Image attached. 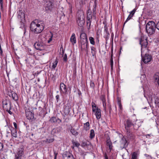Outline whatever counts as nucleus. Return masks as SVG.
<instances>
[{
    "label": "nucleus",
    "instance_id": "nucleus-1",
    "mask_svg": "<svg viewBox=\"0 0 159 159\" xmlns=\"http://www.w3.org/2000/svg\"><path fill=\"white\" fill-rule=\"evenodd\" d=\"M44 25L42 21H38L35 20L31 22L30 25V29L32 32L35 34L41 33L44 28Z\"/></svg>",
    "mask_w": 159,
    "mask_h": 159
},
{
    "label": "nucleus",
    "instance_id": "nucleus-2",
    "mask_svg": "<svg viewBox=\"0 0 159 159\" xmlns=\"http://www.w3.org/2000/svg\"><path fill=\"white\" fill-rule=\"evenodd\" d=\"M124 125L127 135L129 138H132L133 137V134L130 129V127L133 126L134 129L137 130L139 127V126H136V124L135 123L134 124L132 121L129 119H127L126 120L124 123Z\"/></svg>",
    "mask_w": 159,
    "mask_h": 159
},
{
    "label": "nucleus",
    "instance_id": "nucleus-3",
    "mask_svg": "<svg viewBox=\"0 0 159 159\" xmlns=\"http://www.w3.org/2000/svg\"><path fill=\"white\" fill-rule=\"evenodd\" d=\"M156 28V27L155 22L153 21H150L146 25V32L149 35H152L155 32Z\"/></svg>",
    "mask_w": 159,
    "mask_h": 159
},
{
    "label": "nucleus",
    "instance_id": "nucleus-4",
    "mask_svg": "<svg viewBox=\"0 0 159 159\" xmlns=\"http://www.w3.org/2000/svg\"><path fill=\"white\" fill-rule=\"evenodd\" d=\"M17 17L20 20V28H24V34L25 32V14L21 10H19L17 12Z\"/></svg>",
    "mask_w": 159,
    "mask_h": 159
},
{
    "label": "nucleus",
    "instance_id": "nucleus-5",
    "mask_svg": "<svg viewBox=\"0 0 159 159\" xmlns=\"http://www.w3.org/2000/svg\"><path fill=\"white\" fill-rule=\"evenodd\" d=\"M84 16L82 12H80L77 14L76 21L78 25L81 27L84 25L85 23Z\"/></svg>",
    "mask_w": 159,
    "mask_h": 159
},
{
    "label": "nucleus",
    "instance_id": "nucleus-6",
    "mask_svg": "<svg viewBox=\"0 0 159 159\" xmlns=\"http://www.w3.org/2000/svg\"><path fill=\"white\" fill-rule=\"evenodd\" d=\"M45 9L46 11H50L52 10L54 6V0H45Z\"/></svg>",
    "mask_w": 159,
    "mask_h": 159
},
{
    "label": "nucleus",
    "instance_id": "nucleus-7",
    "mask_svg": "<svg viewBox=\"0 0 159 159\" xmlns=\"http://www.w3.org/2000/svg\"><path fill=\"white\" fill-rule=\"evenodd\" d=\"M129 144L128 141L126 139V138L124 136L120 141V148L121 149L123 148L126 149Z\"/></svg>",
    "mask_w": 159,
    "mask_h": 159
},
{
    "label": "nucleus",
    "instance_id": "nucleus-8",
    "mask_svg": "<svg viewBox=\"0 0 159 159\" xmlns=\"http://www.w3.org/2000/svg\"><path fill=\"white\" fill-rule=\"evenodd\" d=\"M139 44L141 45L142 48H146L148 44L147 39L144 36H142L139 39Z\"/></svg>",
    "mask_w": 159,
    "mask_h": 159
},
{
    "label": "nucleus",
    "instance_id": "nucleus-9",
    "mask_svg": "<svg viewBox=\"0 0 159 159\" xmlns=\"http://www.w3.org/2000/svg\"><path fill=\"white\" fill-rule=\"evenodd\" d=\"M34 46L37 50L41 51L44 49L45 46L43 43L39 41L34 43Z\"/></svg>",
    "mask_w": 159,
    "mask_h": 159
},
{
    "label": "nucleus",
    "instance_id": "nucleus-10",
    "mask_svg": "<svg viewBox=\"0 0 159 159\" xmlns=\"http://www.w3.org/2000/svg\"><path fill=\"white\" fill-rule=\"evenodd\" d=\"M24 148H20L18 150L17 152L15 155V159H21L24 154Z\"/></svg>",
    "mask_w": 159,
    "mask_h": 159
},
{
    "label": "nucleus",
    "instance_id": "nucleus-11",
    "mask_svg": "<svg viewBox=\"0 0 159 159\" xmlns=\"http://www.w3.org/2000/svg\"><path fill=\"white\" fill-rule=\"evenodd\" d=\"M80 43H87L88 42V38L86 34L84 32H82L80 34Z\"/></svg>",
    "mask_w": 159,
    "mask_h": 159
},
{
    "label": "nucleus",
    "instance_id": "nucleus-12",
    "mask_svg": "<svg viewBox=\"0 0 159 159\" xmlns=\"http://www.w3.org/2000/svg\"><path fill=\"white\" fill-rule=\"evenodd\" d=\"M152 59V56L148 54H146L144 57H142V61L145 63H147L150 62Z\"/></svg>",
    "mask_w": 159,
    "mask_h": 159
},
{
    "label": "nucleus",
    "instance_id": "nucleus-13",
    "mask_svg": "<svg viewBox=\"0 0 159 159\" xmlns=\"http://www.w3.org/2000/svg\"><path fill=\"white\" fill-rule=\"evenodd\" d=\"M70 111L69 108H66L64 109L65 114H62V117L64 120V123H67L69 120V118L66 117V115L69 113Z\"/></svg>",
    "mask_w": 159,
    "mask_h": 159
},
{
    "label": "nucleus",
    "instance_id": "nucleus-14",
    "mask_svg": "<svg viewBox=\"0 0 159 159\" xmlns=\"http://www.w3.org/2000/svg\"><path fill=\"white\" fill-rule=\"evenodd\" d=\"M67 89L66 86L63 83H61L60 84V92H61L64 93L66 94L67 93Z\"/></svg>",
    "mask_w": 159,
    "mask_h": 159
},
{
    "label": "nucleus",
    "instance_id": "nucleus-15",
    "mask_svg": "<svg viewBox=\"0 0 159 159\" xmlns=\"http://www.w3.org/2000/svg\"><path fill=\"white\" fill-rule=\"evenodd\" d=\"M80 44L82 50H85L87 53H88V42H87V43H80Z\"/></svg>",
    "mask_w": 159,
    "mask_h": 159
},
{
    "label": "nucleus",
    "instance_id": "nucleus-16",
    "mask_svg": "<svg viewBox=\"0 0 159 159\" xmlns=\"http://www.w3.org/2000/svg\"><path fill=\"white\" fill-rule=\"evenodd\" d=\"M136 11V9H134L132 11L129 12V15L128 17L127 18L126 20L125 21L124 25L126 23L128 20L131 19H132V17L134 16V13Z\"/></svg>",
    "mask_w": 159,
    "mask_h": 159
},
{
    "label": "nucleus",
    "instance_id": "nucleus-17",
    "mask_svg": "<svg viewBox=\"0 0 159 159\" xmlns=\"http://www.w3.org/2000/svg\"><path fill=\"white\" fill-rule=\"evenodd\" d=\"M73 155L68 152H64L62 155V158L63 159H69Z\"/></svg>",
    "mask_w": 159,
    "mask_h": 159
},
{
    "label": "nucleus",
    "instance_id": "nucleus-18",
    "mask_svg": "<svg viewBox=\"0 0 159 159\" xmlns=\"http://www.w3.org/2000/svg\"><path fill=\"white\" fill-rule=\"evenodd\" d=\"M26 118L29 120H31L34 117V114L31 112L29 111L26 112Z\"/></svg>",
    "mask_w": 159,
    "mask_h": 159
},
{
    "label": "nucleus",
    "instance_id": "nucleus-19",
    "mask_svg": "<svg viewBox=\"0 0 159 159\" xmlns=\"http://www.w3.org/2000/svg\"><path fill=\"white\" fill-rule=\"evenodd\" d=\"M107 145L109 149L110 150V152L113 146L112 145V143L111 142L110 138H109V139H107L106 141Z\"/></svg>",
    "mask_w": 159,
    "mask_h": 159
},
{
    "label": "nucleus",
    "instance_id": "nucleus-20",
    "mask_svg": "<svg viewBox=\"0 0 159 159\" xmlns=\"http://www.w3.org/2000/svg\"><path fill=\"white\" fill-rule=\"evenodd\" d=\"M95 115L96 116V118L97 119H99L100 118L101 115V110L100 109H98L97 110L95 111Z\"/></svg>",
    "mask_w": 159,
    "mask_h": 159
},
{
    "label": "nucleus",
    "instance_id": "nucleus-21",
    "mask_svg": "<svg viewBox=\"0 0 159 159\" xmlns=\"http://www.w3.org/2000/svg\"><path fill=\"white\" fill-rule=\"evenodd\" d=\"M70 40L73 44L76 43V42L75 34L74 33H73L72 34V35L70 38Z\"/></svg>",
    "mask_w": 159,
    "mask_h": 159
},
{
    "label": "nucleus",
    "instance_id": "nucleus-22",
    "mask_svg": "<svg viewBox=\"0 0 159 159\" xmlns=\"http://www.w3.org/2000/svg\"><path fill=\"white\" fill-rule=\"evenodd\" d=\"M83 128L86 131H87L89 130L90 129V125L89 122H87L84 124Z\"/></svg>",
    "mask_w": 159,
    "mask_h": 159
},
{
    "label": "nucleus",
    "instance_id": "nucleus-23",
    "mask_svg": "<svg viewBox=\"0 0 159 159\" xmlns=\"http://www.w3.org/2000/svg\"><path fill=\"white\" fill-rule=\"evenodd\" d=\"M90 11V9L88 10V15L87 17V21H91L92 14L90 13L89 12V11Z\"/></svg>",
    "mask_w": 159,
    "mask_h": 159
},
{
    "label": "nucleus",
    "instance_id": "nucleus-24",
    "mask_svg": "<svg viewBox=\"0 0 159 159\" xmlns=\"http://www.w3.org/2000/svg\"><path fill=\"white\" fill-rule=\"evenodd\" d=\"M11 135L12 136L16 138L17 137V133L16 129H14L13 128L11 130Z\"/></svg>",
    "mask_w": 159,
    "mask_h": 159
},
{
    "label": "nucleus",
    "instance_id": "nucleus-25",
    "mask_svg": "<svg viewBox=\"0 0 159 159\" xmlns=\"http://www.w3.org/2000/svg\"><path fill=\"white\" fill-rule=\"evenodd\" d=\"M26 62L29 64H33L34 63V60L31 57L28 58L26 60Z\"/></svg>",
    "mask_w": 159,
    "mask_h": 159
},
{
    "label": "nucleus",
    "instance_id": "nucleus-26",
    "mask_svg": "<svg viewBox=\"0 0 159 159\" xmlns=\"http://www.w3.org/2000/svg\"><path fill=\"white\" fill-rule=\"evenodd\" d=\"M12 97L13 100L15 101H17L18 99V96L16 93H11Z\"/></svg>",
    "mask_w": 159,
    "mask_h": 159
},
{
    "label": "nucleus",
    "instance_id": "nucleus-27",
    "mask_svg": "<svg viewBox=\"0 0 159 159\" xmlns=\"http://www.w3.org/2000/svg\"><path fill=\"white\" fill-rule=\"evenodd\" d=\"M95 135V133H94V131L93 129H91L90 130V138L91 139H92L93 138H94Z\"/></svg>",
    "mask_w": 159,
    "mask_h": 159
},
{
    "label": "nucleus",
    "instance_id": "nucleus-28",
    "mask_svg": "<svg viewBox=\"0 0 159 159\" xmlns=\"http://www.w3.org/2000/svg\"><path fill=\"white\" fill-rule=\"evenodd\" d=\"M58 63V61L57 58H56V60L54 61L53 63H52V67L53 69H55L57 64Z\"/></svg>",
    "mask_w": 159,
    "mask_h": 159
},
{
    "label": "nucleus",
    "instance_id": "nucleus-29",
    "mask_svg": "<svg viewBox=\"0 0 159 159\" xmlns=\"http://www.w3.org/2000/svg\"><path fill=\"white\" fill-rule=\"evenodd\" d=\"M73 145L75 147L78 148L80 146V143L77 141H75L74 140L72 141Z\"/></svg>",
    "mask_w": 159,
    "mask_h": 159
},
{
    "label": "nucleus",
    "instance_id": "nucleus-30",
    "mask_svg": "<svg viewBox=\"0 0 159 159\" xmlns=\"http://www.w3.org/2000/svg\"><path fill=\"white\" fill-rule=\"evenodd\" d=\"M57 118L55 117H52L50 120V121L52 123H57Z\"/></svg>",
    "mask_w": 159,
    "mask_h": 159
},
{
    "label": "nucleus",
    "instance_id": "nucleus-31",
    "mask_svg": "<svg viewBox=\"0 0 159 159\" xmlns=\"http://www.w3.org/2000/svg\"><path fill=\"white\" fill-rule=\"evenodd\" d=\"M70 132L72 134L75 135H77L78 134V132L75 130L74 129H73L72 128H71V129H70Z\"/></svg>",
    "mask_w": 159,
    "mask_h": 159
},
{
    "label": "nucleus",
    "instance_id": "nucleus-32",
    "mask_svg": "<svg viewBox=\"0 0 159 159\" xmlns=\"http://www.w3.org/2000/svg\"><path fill=\"white\" fill-rule=\"evenodd\" d=\"M54 140V139L53 138L51 139H46L44 141L45 143H51Z\"/></svg>",
    "mask_w": 159,
    "mask_h": 159
},
{
    "label": "nucleus",
    "instance_id": "nucleus-33",
    "mask_svg": "<svg viewBox=\"0 0 159 159\" xmlns=\"http://www.w3.org/2000/svg\"><path fill=\"white\" fill-rule=\"evenodd\" d=\"M89 40L91 44L92 45H94L95 44V43L94 41V39L93 37H89Z\"/></svg>",
    "mask_w": 159,
    "mask_h": 159
},
{
    "label": "nucleus",
    "instance_id": "nucleus-34",
    "mask_svg": "<svg viewBox=\"0 0 159 159\" xmlns=\"http://www.w3.org/2000/svg\"><path fill=\"white\" fill-rule=\"evenodd\" d=\"M110 61V65H111V70H113V58H111Z\"/></svg>",
    "mask_w": 159,
    "mask_h": 159
},
{
    "label": "nucleus",
    "instance_id": "nucleus-35",
    "mask_svg": "<svg viewBox=\"0 0 159 159\" xmlns=\"http://www.w3.org/2000/svg\"><path fill=\"white\" fill-rule=\"evenodd\" d=\"M137 153L135 152L133 153L132 155L131 158L133 159H137Z\"/></svg>",
    "mask_w": 159,
    "mask_h": 159
},
{
    "label": "nucleus",
    "instance_id": "nucleus-36",
    "mask_svg": "<svg viewBox=\"0 0 159 159\" xmlns=\"http://www.w3.org/2000/svg\"><path fill=\"white\" fill-rule=\"evenodd\" d=\"M91 53H92L93 56H94V55L95 54V48L94 47H91Z\"/></svg>",
    "mask_w": 159,
    "mask_h": 159
},
{
    "label": "nucleus",
    "instance_id": "nucleus-37",
    "mask_svg": "<svg viewBox=\"0 0 159 159\" xmlns=\"http://www.w3.org/2000/svg\"><path fill=\"white\" fill-rule=\"evenodd\" d=\"M8 107H9V108H7L5 107V109H6V111L8 112L10 114H11L12 112L11 111H10V108H11V104L10 103L8 105Z\"/></svg>",
    "mask_w": 159,
    "mask_h": 159
},
{
    "label": "nucleus",
    "instance_id": "nucleus-38",
    "mask_svg": "<svg viewBox=\"0 0 159 159\" xmlns=\"http://www.w3.org/2000/svg\"><path fill=\"white\" fill-rule=\"evenodd\" d=\"M101 99L102 101V102H106V98L105 96L103 95H102L101 97Z\"/></svg>",
    "mask_w": 159,
    "mask_h": 159
},
{
    "label": "nucleus",
    "instance_id": "nucleus-39",
    "mask_svg": "<svg viewBox=\"0 0 159 159\" xmlns=\"http://www.w3.org/2000/svg\"><path fill=\"white\" fill-rule=\"evenodd\" d=\"M89 144L87 143V142H82V147H86L87 146H89Z\"/></svg>",
    "mask_w": 159,
    "mask_h": 159
},
{
    "label": "nucleus",
    "instance_id": "nucleus-40",
    "mask_svg": "<svg viewBox=\"0 0 159 159\" xmlns=\"http://www.w3.org/2000/svg\"><path fill=\"white\" fill-rule=\"evenodd\" d=\"M91 21H87V25L88 30H89L90 28V26L91 25Z\"/></svg>",
    "mask_w": 159,
    "mask_h": 159
},
{
    "label": "nucleus",
    "instance_id": "nucleus-41",
    "mask_svg": "<svg viewBox=\"0 0 159 159\" xmlns=\"http://www.w3.org/2000/svg\"><path fill=\"white\" fill-rule=\"evenodd\" d=\"M53 152L54 155V159H56L57 156L58 154V152L57 151H55L54 150H53Z\"/></svg>",
    "mask_w": 159,
    "mask_h": 159
},
{
    "label": "nucleus",
    "instance_id": "nucleus-42",
    "mask_svg": "<svg viewBox=\"0 0 159 159\" xmlns=\"http://www.w3.org/2000/svg\"><path fill=\"white\" fill-rule=\"evenodd\" d=\"M98 109H100V108H99L97 106H93L92 107V111L93 112H95V111H96Z\"/></svg>",
    "mask_w": 159,
    "mask_h": 159
},
{
    "label": "nucleus",
    "instance_id": "nucleus-43",
    "mask_svg": "<svg viewBox=\"0 0 159 159\" xmlns=\"http://www.w3.org/2000/svg\"><path fill=\"white\" fill-rule=\"evenodd\" d=\"M67 55L66 54H65L64 55V56L63 57V60L65 62H66L67 61Z\"/></svg>",
    "mask_w": 159,
    "mask_h": 159
},
{
    "label": "nucleus",
    "instance_id": "nucleus-44",
    "mask_svg": "<svg viewBox=\"0 0 159 159\" xmlns=\"http://www.w3.org/2000/svg\"><path fill=\"white\" fill-rule=\"evenodd\" d=\"M90 86L92 88L94 89L95 88V84L93 82L91 81L90 83Z\"/></svg>",
    "mask_w": 159,
    "mask_h": 159
},
{
    "label": "nucleus",
    "instance_id": "nucleus-45",
    "mask_svg": "<svg viewBox=\"0 0 159 159\" xmlns=\"http://www.w3.org/2000/svg\"><path fill=\"white\" fill-rule=\"evenodd\" d=\"M113 46H112L111 48V58H113Z\"/></svg>",
    "mask_w": 159,
    "mask_h": 159
},
{
    "label": "nucleus",
    "instance_id": "nucleus-46",
    "mask_svg": "<svg viewBox=\"0 0 159 159\" xmlns=\"http://www.w3.org/2000/svg\"><path fill=\"white\" fill-rule=\"evenodd\" d=\"M50 33L51 34V35L50 36L49 39L48 41V43H49L52 40V38L53 37V35L51 32H50Z\"/></svg>",
    "mask_w": 159,
    "mask_h": 159
},
{
    "label": "nucleus",
    "instance_id": "nucleus-47",
    "mask_svg": "<svg viewBox=\"0 0 159 159\" xmlns=\"http://www.w3.org/2000/svg\"><path fill=\"white\" fill-rule=\"evenodd\" d=\"M3 148V145L2 143H0V151H2Z\"/></svg>",
    "mask_w": 159,
    "mask_h": 159
},
{
    "label": "nucleus",
    "instance_id": "nucleus-48",
    "mask_svg": "<svg viewBox=\"0 0 159 159\" xmlns=\"http://www.w3.org/2000/svg\"><path fill=\"white\" fill-rule=\"evenodd\" d=\"M56 100H57V102H58V101H59V99H60V96H59V95H57L56 96Z\"/></svg>",
    "mask_w": 159,
    "mask_h": 159
},
{
    "label": "nucleus",
    "instance_id": "nucleus-49",
    "mask_svg": "<svg viewBox=\"0 0 159 159\" xmlns=\"http://www.w3.org/2000/svg\"><path fill=\"white\" fill-rule=\"evenodd\" d=\"M96 5H94L93 6V12H96Z\"/></svg>",
    "mask_w": 159,
    "mask_h": 159
},
{
    "label": "nucleus",
    "instance_id": "nucleus-50",
    "mask_svg": "<svg viewBox=\"0 0 159 159\" xmlns=\"http://www.w3.org/2000/svg\"><path fill=\"white\" fill-rule=\"evenodd\" d=\"M108 108L109 109V113H111V110H112L111 107V105L110 104H108Z\"/></svg>",
    "mask_w": 159,
    "mask_h": 159
},
{
    "label": "nucleus",
    "instance_id": "nucleus-51",
    "mask_svg": "<svg viewBox=\"0 0 159 159\" xmlns=\"http://www.w3.org/2000/svg\"><path fill=\"white\" fill-rule=\"evenodd\" d=\"M57 123L58 124H60L62 122L61 120L59 118H57Z\"/></svg>",
    "mask_w": 159,
    "mask_h": 159
},
{
    "label": "nucleus",
    "instance_id": "nucleus-52",
    "mask_svg": "<svg viewBox=\"0 0 159 159\" xmlns=\"http://www.w3.org/2000/svg\"><path fill=\"white\" fill-rule=\"evenodd\" d=\"M156 28L159 30V21L157 22V24L156 25Z\"/></svg>",
    "mask_w": 159,
    "mask_h": 159
},
{
    "label": "nucleus",
    "instance_id": "nucleus-53",
    "mask_svg": "<svg viewBox=\"0 0 159 159\" xmlns=\"http://www.w3.org/2000/svg\"><path fill=\"white\" fill-rule=\"evenodd\" d=\"M103 103V106L105 110L106 111V102H102Z\"/></svg>",
    "mask_w": 159,
    "mask_h": 159
},
{
    "label": "nucleus",
    "instance_id": "nucleus-54",
    "mask_svg": "<svg viewBox=\"0 0 159 159\" xmlns=\"http://www.w3.org/2000/svg\"><path fill=\"white\" fill-rule=\"evenodd\" d=\"M155 102L156 104H157V105H159V100L158 99H156L155 101Z\"/></svg>",
    "mask_w": 159,
    "mask_h": 159
},
{
    "label": "nucleus",
    "instance_id": "nucleus-55",
    "mask_svg": "<svg viewBox=\"0 0 159 159\" xmlns=\"http://www.w3.org/2000/svg\"><path fill=\"white\" fill-rule=\"evenodd\" d=\"M13 125H14V126L15 128V129H17V126L16 123V122H14L13 123Z\"/></svg>",
    "mask_w": 159,
    "mask_h": 159
},
{
    "label": "nucleus",
    "instance_id": "nucleus-56",
    "mask_svg": "<svg viewBox=\"0 0 159 159\" xmlns=\"http://www.w3.org/2000/svg\"><path fill=\"white\" fill-rule=\"evenodd\" d=\"M92 107L93 106H96V104L93 102H92L91 103Z\"/></svg>",
    "mask_w": 159,
    "mask_h": 159
},
{
    "label": "nucleus",
    "instance_id": "nucleus-57",
    "mask_svg": "<svg viewBox=\"0 0 159 159\" xmlns=\"http://www.w3.org/2000/svg\"><path fill=\"white\" fill-rule=\"evenodd\" d=\"M0 1L1 7V8H2V5H3L2 0H0Z\"/></svg>",
    "mask_w": 159,
    "mask_h": 159
},
{
    "label": "nucleus",
    "instance_id": "nucleus-58",
    "mask_svg": "<svg viewBox=\"0 0 159 159\" xmlns=\"http://www.w3.org/2000/svg\"><path fill=\"white\" fill-rule=\"evenodd\" d=\"M93 15L92 16H94V17L96 18V12H93Z\"/></svg>",
    "mask_w": 159,
    "mask_h": 159
},
{
    "label": "nucleus",
    "instance_id": "nucleus-59",
    "mask_svg": "<svg viewBox=\"0 0 159 159\" xmlns=\"http://www.w3.org/2000/svg\"><path fill=\"white\" fill-rule=\"evenodd\" d=\"M105 159H108V157L106 153L104 155Z\"/></svg>",
    "mask_w": 159,
    "mask_h": 159
},
{
    "label": "nucleus",
    "instance_id": "nucleus-60",
    "mask_svg": "<svg viewBox=\"0 0 159 159\" xmlns=\"http://www.w3.org/2000/svg\"><path fill=\"white\" fill-rule=\"evenodd\" d=\"M150 137V135L149 134H148L146 135V137L147 138H149Z\"/></svg>",
    "mask_w": 159,
    "mask_h": 159
},
{
    "label": "nucleus",
    "instance_id": "nucleus-61",
    "mask_svg": "<svg viewBox=\"0 0 159 159\" xmlns=\"http://www.w3.org/2000/svg\"><path fill=\"white\" fill-rule=\"evenodd\" d=\"M144 155L146 157H150V156L149 155L146 154H145Z\"/></svg>",
    "mask_w": 159,
    "mask_h": 159
},
{
    "label": "nucleus",
    "instance_id": "nucleus-62",
    "mask_svg": "<svg viewBox=\"0 0 159 159\" xmlns=\"http://www.w3.org/2000/svg\"><path fill=\"white\" fill-rule=\"evenodd\" d=\"M119 106L120 108V109H121V108H122V105H121V104L120 103H119Z\"/></svg>",
    "mask_w": 159,
    "mask_h": 159
},
{
    "label": "nucleus",
    "instance_id": "nucleus-63",
    "mask_svg": "<svg viewBox=\"0 0 159 159\" xmlns=\"http://www.w3.org/2000/svg\"><path fill=\"white\" fill-rule=\"evenodd\" d=\"M69 159H75V158H74L73 155L71 156V157Z\"/></svg>",
    "mask_w": 159,
    "mask_h": 159
},
{
    "label": "nucleus",
    "instance_id": "nucleus-64",
    "mask_svg": "<svg viewBox=\"0 0 159 159\" xmlns=\"http://www.w3.org/2000/svg\"><path fill=\"white\" fill-rule=\"evenodd\" d=\"M104 28H105V31H106V32H107V25H105L104 26Z\"/></svg>",
    "mask_w": 159,
    "mask_h": 159
}]
</instances>
